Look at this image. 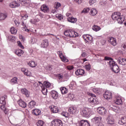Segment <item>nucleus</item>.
I'll return each mask as SVG.
<instances>
[{
  "label": "nucleus",
  "instance_id": "nucleus-1",
  "mask_svg": "<svg viewBox=\"0 0 126 126\" xmlns=\"http://www.w3.org/2000/svg\"><path fill=\"white\" fill-rule=\"evenodd\" d=\"M105 61H108L107 63L109 64V66L111 67V70L115 73H119L120 72V68L119 66L117 65L116 62L110 57H105L104 58Z\"/></svg>",
  "mask_w": 126,
  "mask_h": 126
},
{
  "label": "nucleus",
  "instance_id": "nucleus-5",
  "mask_svg": "<svg viewBox=\"0 0 126 126\" xmlns=\"http://www.w3.org/2000/svg\"><path fill=\"white\" fill-rule=\"evenodd\" d=\"M51 126H63V122L60 119H54L52 121Z\"/></svg>",
  "mask_w": 126,
  "mask_h": 126
},
{
  "label": "nucleus",
  "instance_id": "nucleus-57",
  "mask_svg": "<svg viewBox=\"0 0 126 126\" xmlns=\"http://www.w3.org/2000/svg\"><path fill=\"white\" fill-rule=\"evenodd\" d=\"M14 22L16 25L17 27L19 26V25L20 24V22H19V21L18 20H15Z\"/></svg>",
  "mask_w": 126,
  "mask_h": 126
},
{
  "label": "nucleus",
  "instance_id": "nucleus-47",
  "mask_svg": "<svg viewBox=\"0 0 126 126\" xmlns=\"http://www.w3.org/2000/svg\"><path fill=\"white\" fill-rule=\"evenodd\" d=\"M56 17L58 19H60V20H62V19H63V16L61 14H57L56 15Z\"/></svg>",
  "mask_w": 126,
  "mask_h": 126
},
{
  "label": "nucleus",
  "instance_id": "nucleus-18",
  "mask_svg": "<svg viewBox=\"0 0 126 126\" xmlns=\"http://www.w3.org/2000/svg\"><path fill=\"white\" fill-rule=\"evenodd\" d=\"M21 93L22 94L25 95L26 97H28L29 96H30V92H29V91H28V90H27L26 89H22L21 90Z\"/></svg>",
  "mask_w": 126,
  "mask_h": 126
},
{
  "label": "nucleus",
  "instance_id": "nucleus-62",
  "mask_svg": "<svg viewBox=\"0 0 126 126\" xmlns=\"http://www.w3.org/2000/svg\"><path fill=\"white\" fill-rule=\"evenodd\" d=\"M75 1H76V2H77L78 4L82 3V0H75Z\"/></svg>",
  "mask_w": 126,
  "mask_h": 126
},
{
  "label": "nucleus",
  "instance_id": "nucleus-42",
  "mask_svg": "<svg viewBox=\"0 0 126 126\" xmlns=\"http://www.w3.org/2000/svg\"><path fill=\"white\" fill-rule=\"evenodd\" d=\"M29 64L31 66V67H35L37 66V63H36L34 61L30 62Z\"/></svg>",
  "mask_w": 126,
  "mask_h": 126
},
{
  "label": "nucleus",
  "instance_id": "nucleus-9",
  "mask_svg": "<svg viewBox=\"0 0 126 126\" xmlns=\"http://www.w3.org/2000/svg\"><path fill=\"white\" fill-rule=\"evenodd\" d=\"M39 86L41 88V92L43 94V95H47L48 93V90L46 89V88L44 86V85L41 83V82H38Z\"/></svg>",
  "mask_w": 126,
  "mask_h": 126
},
{
  "label": "nucleus",
  "instance_id": "nucleus-19",
  "mask_svg": "<svg viewBox=\"0 0 126 126\" xmlns=\"http://www.w3.org/2000/svg\"><path fill=\"white\" fill-rule=\"evenodd\" d=\"M18 103L20 107H21L22 108H26L27 106L26 102L22 100H19L18 101Z\"/></svg>",
  "mask_w": 126,
  "mask_h": 126
},
{
  "label": "nucleus",
  "instance_id": "nucleus-60",
  "mask_svg": "<svg viewBox=\"0 0 126 126\" xmlns=\"http://www.w3.org/2000/svg\"><path fill=\"white\" fill-rule=\"evenodd\" d=\"M23 31H25L26 32H29V29H27L26 26H25V27L23 28Z\"/></svg>",
  "mask_w": 126,
  "mask_h": 126
},
{
  "label": "nucleus",
  "instance_id": "nucleus-36",
  "mask_svg": "<svg viewBox=\"0 0 126 126\" xmlns=\"http://www.w3.org/2000/svg\"><path fill=\"white\" fill-rule=\"evenodd\" d=\"M39 21H40V19L38 18L32 19L30 21L32 24H36V23H37V22H39Z\"/></svg>",
  "mask_w": 126,
  "mask_h": 126
},
{
  "label": "nucleus",
  "instance_id": "nucleus-6",
  "mask_svg": "<svg viewBox=\"0 0 126 126\" xmlns=\"http://www.w3.org/2000/svg\"><path fill=\"white\" fill-rule=\"evenodd\" d=\"M112 95V92L109 91H106L103 94V97L105 99H106V100H111Z\"/></svg>",
  "mask_w": 126,
  "mask_h": 126
},
{
  "label": "nucleus",
  "instance_id": "nucleus-45",
  "mask_svg": "<svg viewBox=\"0 0 126 126\" xmlns=\"http://www.w3.org/2000/svg\"><path fill=\"white\" fill-rule=\"evenodd\" d=\"M61 115L63 116V117H65V118H68L69 117V114L66 112H62Z\"/></svg>",
  "mask_w": 126,
  "mask_h": 126
},
{
  "label": "nucleus",
  "instance_id": "nucleus-61",
  "mask_svg": "<svg viewBox=\"0 0 126 126\" xmlns=\"http://www.w3.org/2000/svg\"><path fill=\"white\" fill-rule=\"evenodd\" d=\"M88 95H89L90 96H91L93 98V97H96V95L92 93H87Z\"/></svg>",
  "mask_w": 126,
  "mask_h": 126
},
{
  "label": "nucleus",
  "instance_id": "nucleus-30",
  "mask_svg": "<svg viewBox=\"0 0 126 126\" xmlns=\"http://www.w3.org/2000/svg\"><path fill=\"white\" fill-rule=\"evenodd\" d=\"M97 13H98V11H97L96 9L93 8L90 11V15H92V16H95Z\"/></svg>",
  "mask_w": 126,
  "mask_h": 126
},
{
  "label": "nucleus",
  "instance_id": "nucleus-38",
  "mask_svg": "<svg viewBox=\"0 0 126 126\" xmlns=\"http://www.w3.org/2000/svg\"><path fill=\"white\" fill-rule=\"evenodd\" d=\"M68 97L72 101V100L75 98V95L73 93H69L68 94Z\"/></svg>",
  "mask_w": 126,
  "mask_h": 126
},
{
  "label": "nucleus",
  "instance_id": "nucleus-51",
  "mask_svg": "<svg viewBox=\"0 0 126 126\" xmlns=\"http://www.w3.org/2000/svg\"><path fill=\"white\" fill-rule=\"evenodd\" d=\"M37 42V39L34 37H32L31 39V44H35Z\"/></svg>",
  "mask_w": 126,
  "mask_h": 126
},
{
  "label": "nucleus",
  "instance_id": "nucleus-20",
  "mask_svg": "<svg viewBox=\"0 0 126 126\" xmlns=\"http://www.w3.org/2000/svg\"><path fill=\"white\" fill-rule=\"evenodd\" d=\"M80 126H90V124L87 120H81L80 122Z\"/></svg>",
  "mask_w": 126,
  "mask_h": 126
},
{
  "label": "nucleus",
  "instance_id": "nucleus-34",
  "mask_svg": "<svg viewBox=\"0 0 126 126\" xmlns=\"http://www.w3.org/2000/svg\"><path fill=\"white\" fill-rule=\"evenodd\" d=\"M60 90L62 94H66V93H67V89L65 87H61Z\"/></svg>",
  "mask_w": 126,
  "mask_h": 126
},
{
  "label": "nucleus",
  "instance_id": "nucleus-40",
  "mask_svg": "<svg viewBox=\"0 0 126 126\" xmlns=\"http://www.w3.org/2000/svg\"><path fill=\"white\" fill-rule=\"evenodd\" d=\"M69 37L75 38V32L74 31L70 30V33Z\"/></svg>",
  "mask_w": 126,
  "mask_h": 126
},
{
  "label": "nucleus",
  "instance_id": "nucleus-4",
  "mask_svg": "<svg viewBox=\"0 0 126 126\" xmlns=\"http://www.w3.org/2000/svg\"><path fill=\"white\" fill-rule=\"evenodd\" d=\"M0 104L2 105L0 106L1 110L3 111L4 113H5V115L7 114V109H6V107H5V105H6V101L5 100V97L2 96L0 98Z\"/></svg>",
  "mask_w": 126,
  "mask_h": 126
},
{
  "label": "nucleus",
  "instance_id": "nucleus-23",
  "mask_svg": "<svg viewBox=\"0 0 126 126\" xmlns=\"http://www.w3.org/2000/svg\"><path fill=\"white\" fill-rule=\"evenodd\" d=\"M15 53L18 56V57H21V56L24 54V52L21 49H17L15 51Z\"/></svg>",
  "mask_w": 126,
  "mask_h": 126
},
{
  "label": "nucleus",
  "instance_id": "nucleus-52",
  "mask_svg": "<svg viewBox=\"0 0 126 126\" xmlns=\"http://www.w3.org/2000/svg\"><path fill=\"white\" fill-rule=\"evenodd\" d=\"M93 42V37L92 36H90V37H89V39L88 40V42L89 44H91Z\"/></svg>",
  "mask_w": 126,
  "mask_h": 126
},
{
  "label": "nucleus",
  "instance_id": "nucleus-15",
  "mask_svg": "<svg viewBox=\"0 0 126 126\" xmlns=\"http://www.w3.org/2000/svg\"><path fill=\"white\" fill-rule=\"evenodd\" d=\"M85 73L84 70L79 68L75 71V74L76 75H83Z\"/></svg>",
  "mask_w": 126,
  "mask_h": 126
},
{
  "label": "nucleus",
  "instance_id": "nucleus-14",
  "mask_svg": "<svg viewBox=\"0 0 126 126\" xmlns=\"http://www.w3.org/2000/svg\"><path fill=\"white\" fill-rule=\"evenodd\" d=\"M92 121L94 123H95V125H97V124H99V123L102 122V117L100 116L94 117L92 119Z\"/></svg>",
  "mask_w": 126,
  "mask_h": 126
},
{
  "label": "nucleus",
  "instance_id": "nucleus-50",
  "mask_svg": "<svg viewBox=\"0 0 126 126\" xmlns=\"http://www.w3.org/2000/svg\"><path fill=\"white\" fill-rule=\"evenodd\" d=\"M85 69L88 71L90 70L91 69V65L90 64H86Z\"/></svg>",
  "mask_w": 126,
  "mask_h": 126
},
{
  "label": "nucleus",
  "instance_id": "nucleus-63",
  "mask_svg": "<svg viewBox=\"0 0 126 126\" xmlns=\"http://www.w3.org/2000/svg\"><path fill=\"white\" fill-rule=\"evenodd\" d=\"M96 126H104V124H103L102 122H99V123H97L96 124Z\"/></svg>",
  "mask_w": 126,
  "mask_h": 126
},
{
  "label": "nucleus",
  "instance_id": "nucleus-17",
  "mask_svg": "<svg viewBox=\"0 0 126 126\" xmlns=\"http://www.w3.org/2000/svg\"><path fill=\"white\" fill-rule=\"evenodd\" d=\"M117 61L118 63H120V64H122V65H126V59L119 58Z\"/></svg>",
  "mask_w": 126,
  "mask_h": 126
},
{
  "label": "nucleus",
  "instance_id": "nucleus-56",
  "mask_svg": "<svg viewBox=\"0 0 126 126\" xmlns=\"http://www.w3.org/2000/svg\"><path fill=\"white\" fill-rule=\"evenodd\" d=\"M18 45L19 46L21 49H24V46L22 45V43H21L20 41L18 42Z\"/></svg>",
  "mask_w": 126,
  "mask_h": 126
},
{
  "label": "nucleus",
  "instance_id": "nucleus-7",
  "mask_svg": "<svg viewBox=\"0 0 126 126\" xmlns=\"http://www.w3.org/2000/svg\"><path fill=\"white\" fill-rule=\"evenodd\" d=\"M58 54L62 62H63L64 63H67L68 62V59L64 57L62 51H58Z\"/></svg>",
  "mask_w": 126,
  "mask_h": 126
},
{
  "label": "nucleus",
  "instance_id": "nucleus-29",
  "mask_svg": "<svg viewBox=\"0 0 126 126\" xmlns=\"http://www.w3.org/2000/svg\"><path fill=\"white\" fill-rule=\"evenodd\" d=\"M19 5H20V4L19 3H18L16 1L12 2L10 4V7H12V8H13L14 7H18V6H19Z\"/></svg>",
  "mask_w": 126,
  "mask_h": 126
},
{
  "label": "nucleus",
  "instance_id": "nucleus-24",
  "mask_svg": "<svg viewBox=\"0 0 126 126\" xmlns=\"http://www.w3.org/2000/svg\"><path fill=\"white\" fill-rule=\"evenodd\" d=\"M51 111L52 113H59V108H58L57 106L52 105L51 106Z\"/></svg>",
  "mask_w": 126,
  "mask_h": 126
},
{
  "label": "nucleus",
  "instance_id": "nucleus-33",
  "mask_svg": "<svg viewBox=\"0 0 126 126\" xmlns=\"http://www.w3.org/2000/svg\"><path fill=\"white\" fill-rule=\"evenodd\" d=\"M17 80H18V78L17 77H15L13 78L12 79L10 80V83L11 84H17Z\"/></svg>",
  "mask_w": 126,
  "mask_h": 126
},
{
  "label": "nucleus",
  "instance_id": "nucleus-25",
  "mask_svg": "<svg viewBox=\"0 0 126 126\" xmlns=\"http://www.w3.org/2000/svg\"><path fill=\"white\" fill-rule=\"evenodd\" d=\"M115 103L117 105H122L123 104V100L122 99L121 97H118L117 98L116 100L115 101Z\"/></svg>",
  "mask_w": 126,
  "mask_h": 126
},
{
  "label": "nucleus",
  "instance_id": "nucleus-22",
  "mask_svg": "<svg viewBox=\"0 0 126 126\" xmlns=\"http://www.w3.org/2000/svg\"><path fill=\"white\" fill-rule=\"evenodd\" d=\"M118 124L119 125H125L126 124V116L121 118V120L119 121Z\"/></svg>",
  "mask_w": 126,
  "mask_h": 126
},
{
  "label": "nucleus",
  "instance_id": "nucleus-37",
  "mask_svg": "<svg viewBox=\"0 0 126 126\" xmlns=\"http://www.w3.org/2000/svg\"><path fill=\"white\" fill-rule=\"evenodd\" d=\"M44 84L46 88H53V85H52V84L49 82H45Z\"/></svg>",
  "mask_w": 126,
  "mask_h": 126
},
{
  "label": "nucleus",
  "instance_id": "nucleus-55",
  "mask_svg": "<svg viewBox=\"0 0 126 126\" xmlns=\"http://www.w3.org/2000/svg\"><path fill=\"white\" fill-rule=\"evenodd\" d=\"M9 39H10V40H11V41H15V37L12 35H9Z\"/></svg>",
  "mask_w": 126,
  "mask_h": 126
},
{
  "label": "nucleus",
  "instance_id": "nucleus-16",
  "mask_svg": "<svg viewBox=\"0 0 126 126\" xmlns=\"http://www.w3.org/2000/svg\"><path fill=\"white\" fill-rule=\"evenodd\" d=\"M93 91L94 93L97 94V95H100V94H102V89L99 88L93 89Z\"/></svg>",
  "mask_w": 126,
  "mask_h": 126
},
{
  "label": "nucleus",
  "instance_id": "nucleus-8",
  "mask_svg": "<svg viewBox=\"0 0 126 126\" xmlns=\"http://www.w3.org/2000/svg\"><path fill=\"white\" fill-rule=\"evenodd\" d=\"M108 43L112 45V46H117L118 45V42L115 38L114 37H109L108 40Z\"/></svg>",
  "mask_w": 126,
  "mask_h": 126
},
{
  "label": "nucleus",
  "instance_id": "nucleus-27",
  "mask_svg": "<svg viewBox=\"0 0 126 126\" xmlns=\"http://www.w3.org/2000/svg\"><path fill=\"white\" fill-rule=\"evenodd\" d=\"M107 124L108 125H114L115 124V120L112 117H108L107 118Z\"/></svg>",
  "mask_w": 126,
  "mask_h": 126
},
{
  "label": "nucleus",
  "instance_id": "nucleus-26",
  "mask_svg": "<svg viewBox=\"0 0 126 126\" xmlns=\"http://www.w3.org/2000/svg\"><path fill=\"white\" fill-rule=\"evenodd\" d=\"M36 105V102L34 100H32L29 103L28 107L30 108V109H33L34 107H35Z\"/></svg>",
  "mask_w": 126,
  "mask_h": 126
},
{
  "label": "nucleus",
  "instance_id": "nucleus-49",
  "mask_svg": "<svg viewBox=\"0 0 126 126\" xmlns=\"http://www.w3.org/2000/svg\"><path fill=\"white\" fill-rule=\"evenodd\" d=\"M90 10V9L89 8H84L83 10L82 11L81 13H87L89 12Z\"/></svg>",
  "mask_w": 126,
  "mask_h": 126
},
{
  "label": "nucleus",
  "instance_id": "nucleus-28",
  "mask_svg": "<svg viewBox=\"0 0 126 126\" xmlns=\"http://www.w3.org/2000/svg\"><path fill=\"white\" fill-rule=\"evenodd\" d=\"M67 21L69 22H71V23H75L76 21H77V19H76V18L71 17L67 18Z\"/></svg>",
  "mask_w": 126,
  "mask_h": 126
},
{
  "label": "nucleus",
  "instance_id": "nucleus-31",
  "mask_svg": "<svg viewBox=\"0 0 126 126\" xmlns=\"http://www.w3.org/2000/svg\"><path fill=\"white\" fill-rule=\"evenodd\" d=\"M32 114H33V115H35V116H39V115H41V110L38 109H34L32 111Z\"/></svg>",
  "mask_w": 126,
  "mask_h": 126
},
{
  "label": "nucleus",
  "instance_id": "nucleus-21",
  "mask_svg": "<svg viewBox=\"0 0 126 126\" xmlns=\"http://www.w3.org/2000/svg\"><path fill=\"white\" fill-rule=\"evenodd\" d=\"M51 95L52 98L56 100L58 99V97H59V94L56 91H53L51 92Z\"/></svg>",
  "mask_w": 126,
  "mask_h": 126
},
{
  "label": "nucleus",
  "instance_id": "nucleus-11",
  "mask_svg": "<svg viewBox=\"0 0 126 126\" xmlns=\"http://www.w3.org/2000/svg\"><path fill=\"white\" fill-rule=\"evenodd\" d=\"M68 112L70 113V114H78V110L75 107H71L68 109Z\"/></svg>",
  "mask_w": 126,
  "mask_h": 126
},
{
  "label": "nucleus",
  "instance_id": "nucleus-10",
  "mask_svg": "<svg viewBox=\"0 0 126 126\" xmlns=\"http://www.w3.org/2000/svg\"><path fill=\"white\" fill-rule=\"evenodd\" d=\"M97 111L100 115H105V114H107V111L103 107L97 108Z\"/></svg>",
  "mask_w": 126,
  "mask_h": 126
},
{
  "label": "nucleus",
  "instance_id": "nucleus-2",
  "mask_svg": "<svg viewBox=\"0 0 126 126\" xmlns=\"http://www.w3.org/2000/svg\"><path fill=\"white\" fill-rule=\"evenodd\" d=\"M112 19L113 20H117L119 24H123L125 21V18L121 15V13L118 12H114L112 15Z\"/></svg>",
  "mask_w": 126,
  "mask_h": 126
},
{
  "label": "nucleus",
  "instance_id": "nucleus-3",
  "mask_svg": "<svg viewBox=\"0 0 126 126\" xmlns=\"http://www.w3.org/2000/svg\"><path fill=\"white\" fill-rule=\"evenodd\" d=\"M81 114L85 118H89L90 116L94 115L95 112L91 108H86L81 111Z\"/></svg>",
  "mask_w": 126,
  "mask_h": 126
},
{
  "label": "nucleus",
  "instance_id": "nucleus-43",
  "mask_svg": "<svg viewBox=\"0 0 126 126\" xmlns=\"http://www.w3.org/2000/svg\"><path fill=\"white\" fill-rule=\"evenodd\" d=\"M10 32L11 34H14V35H15V34L17 33V30L15 29V28H14V27H12L11 28Z\"/></svg>",
  "mask_w": 126,
  "mask_h": 126
},
{
  "label": "nucleus",
  "instance_id": "nucleus-41",
  "mask_svg": "<svg viewBox=\"0 0 126 126\" xmlns=\"http://www.w3.org/2000/svg\"><path fill=\"white\" fill-rule=\"evenodd\" d=\"M89 102L91 103V104H94L95 103H96V99L93 97H91L89 99Z\"/></svg>",
  "mask_w": 126,
  "mask_h": 126
},
{
  "label": "nucleus",
  "instance_id": "nucleus-39",
  "mask_svg": "<svg viewBox=\"0 0 126 126\" xmlns=\"http://www.w3.org/2000/svg\"><path fill=\"white\" fill-rule=\"evenodd\" d=\"M92 29L93 30H94V31H95V32H97V31H99V30H101V28H100V27L98 26L94 25Z\"/></svg>",
  "mask_w": 126,
  "mask_h": 126
},
{
  "label": "nucleus",
  "instance_id": "nucleus-59",
  "mask_svg": "<svg viewBox=\"0 0 126 126\" xmlns=\"http://www.w3.org/2000/svg\"><path fill=\"white\" fill-rule=\"evenodd\" d=\"M22 18L24 19V20H26L27 18H28V15H25L22 16Z\"/></svg>",
  "mask_w": 126,
  "mask_h": 126
},
{
  "label": "nucleus",
  "instance_id": "nucleus-32",
  "mask_svg": "<svg viewBox=\"0 0 126 126\" xmlns=\"http://www.w3.org/2000/svg\"><path fill=\"white\" fill-rule=\"evenodd\" d=\"M76 86V83L75 82H71L69 85L70 89L74 90L75 89V87Z\"/></svg>",
  "mask_w": 126,
  "mask_h": 126
},
{
  "label": "nucleus",
  "instance_id": "nucleus-35",
  "mask_svg": "<svg viewBox=\"0 0 126 126\" xmlns=\"http://www.w3.org/2000/svg\"><path fill=\"white\" fill-rule=\"evenodd\" d=\"M6 17H7V16H6L5 14L0 13V21H1V20H4Z\"/></svg>",
  "mask_w": 126,
  "mask_h": 126
},
{
  "label": "nucleus",
  "instance_id": "nucleus-46",
  "mask_svg": "<svg viewBox=\"0 0 126 126\" xmlns=\"http://www.w3.org/2000/svg\"><path fill=\"white\" fill-rule=\"evenodd\" d=\"M70 32V30H66L65 32H64V35L65 36H66L67 37H69V34Z\"/></svg>",
  "mask_w": 126,
  "mask_h": 126
},
{
  "label": "nucleus",
  "instance_id": "nucleus-13",
  "mask_svg": "<svg viewBox=\"0 0 126 126\" xmlns=\"http://www.w3.org/2000/svg\"><path fill=\"white\" fill-rule=\"evenodd\" d=\"M41 10L43 12H44V13H46L50 11V8H49V7H48V6L43 4L41 6Z\"/></svg>",
  "mask_w": 126,
  "mask_h": 126
},
{
  "label": "nucleus",
  "instance_id": "nucleus-64",
  "mask_svg": "<svg viewBox=\"0 0 126 126\" xmlns=\"http://www.w3.org/2000/svg\"><path fill=\"white\" fill-rule=\"evenodd\" d=\"M122 47L124 49V51H125V52H126V43L123 44Z\"/></svg>",
  "mask_w": 126,
  "mask_h": 126
},
{
  "label": "nucleus",
  "instance_id": "nucleus-12",
  "mask_svg": "<svg viewBox=\"0 0 126 126\" xmlns=\"http://www.w3.org/2000/svg\"><path fill=\"white\" fill-rule=\"evenodd\" d=\"M48 46H49V40L48 39L43 40L41 44V47L45 48H47Z\"/></svg>",
  "mask_w": 126,
  "mask_h": 126
},
{
  "label": "nucleus",
  "instance_id": "nucleus-48",
  "mask_svg": "<svg viewBox=\"0 0 126 126\" xmlns=\"http://www.w3.org/2000/svg\"><path fill=\"white\" fill-rule=\"evenodd\" d=\"M36 125L37 126H43L44 125V122L42 120H39L37 123Z\"/></svg>",
  "mask_w": 126,
  "mask_h": 126
},
{
  "label": "nucleus",
  "instance_id": "nucleus-58",
  "mask_svg": "<svg viewBox=\"0 0 126 126\" xmlns=\"http://www.w3.org/2000/svg\"><path fill=\"white\" fill-rule=\"evenodd\" d=\"M112 110H113V111H114V112H116V113H117V112H118V107L113 106L112 107Z\"/></svg>",
  "mask_w": 126,
  "mask_h": 126
},
{
  "label": "nucleus",
  "instance_id": "nucleus-44",
  "mask_svg": "<svg viewBox=\"0 0 126 126\" xmlns=\"http://www.w3.org/2000/svg\"><path fill=\"white\" fill-rule=\"evenodd\" d=\"M19 2V3H21V4H26L27 3V2L28 1V0H17Z\"/></svg>",
  "mask_w": 126,
  "mask_h": 126
},
{
  "label": "nucleus",
  "instance_id": "nucleus-53",
  "mask_svg": "<svg viewBox=\"0 0 126 126\" xmlns=\"http://www.w3.org/2000/svg\"><path fill=\"white\" fill-rule=\"evenodd\" d=\"M97 0H90L89 3L91 5H92V4L95 3L96 2Z\"/></svg>",
  "mask_w": 126,
  "mask_h": 126
},
{
  "label": "nucleus",
  "instance_id": "nucleus-54",
  "mask_svg": "<svg viewBox=\"0 0 126 126\" xmlns=\"http://www.w3.org/2000/svg\"><path fill=\"white\" fill-rule=\"evenodd\" d=\"M57 77L59 78V79H63V76L62 74H59L57 75Z\"/></svg>",
  "mask_w": 126,
  "mask_h": 126
}]
</instances>
